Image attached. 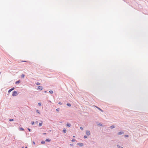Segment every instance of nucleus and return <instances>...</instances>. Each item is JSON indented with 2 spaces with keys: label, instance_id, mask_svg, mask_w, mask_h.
I'll return each mask as SVG.
<instances>
[{
  "label": "nucleus",
  "instance_id": "41",
  "mask_svg": "<svg viewBox=\"0 0 148 148\" xmlns=\"http://www.w3.org/2000/svg\"><path fill=\"white\" fill-rule=\"evenodd\" d=\"M25 148H27V147H25Z\"/></svg>",
  "mask_w": 148,
  "mask_h": 148
},
{
  "label": "nucleus",
  "instance_id": "19",
  "mask_svg": "<svg viewBox=\"0 0 148 148\" xmlns=\"http://www.w3.org/2000/svg\"><path fill=\"white\" fill-rule=\"evenodd\" d=\"M41 143L42 144H44L45 143V142L44 141H42L41 142Z\"/></svg>",
  "mask_w": 148,
  "mask_h": 148
},
{
  "label": "nucleus",
  "instance_id": "31",
  "mask_svg": "<svg viewBox=\"0 0 148 148\" xmlns=\"http://www.w3.org/2000/svg\"><path fill=\"white\" fill-rule=\"evenodd\" d=\"M38 105L39 106H40L41 105V103H38Z\"/></svg>",
  "mask_w": 148,
  "mask_h": 148
},
{
  "label": "nucleus",
  "instance_id": "21",
  "mask_svg": "<svg viewBox=\"0 0 148 148\" xmlns=\"http://www.w3.org/2000/svg\"><path fill=\"white\" fill-rule=\"evenodd\" d=\"M75 140H76L75 139H72L71 141L72 142H74V141H75Z\"/></svg>",
  "mask_w": 148,
  "mask_h": 148
},
{
  "label": "nucleus",
  "instance_id": "20",
  "mask_svg": "<svg viewBox=\"0 0 148 148\" xmlns=\"http://www.w3.org/2000/svg\"><path fill=\"white\" fill-rule=\"evenodd\" d=\"M20 129L22 130V131H23L24 130V129L22 127H21L20 128Z\"/></svg>",
  "mask_w": 148,
  "mask_h": 148
},
{
  "label": "nucleus",
  "instance_id": "26",
  "mask_svg": "<svg viewBox=\"0 0 148 148\" xmlns=\"http://www.w3.org/2000/svg\"><path fill=\"white\" fill-rule=\"evenodd\" d=\"M36 112L40 114V112H39V111L38 110H37L36 111Z\"/></svg>",
  "mask_w": 148,
  "mask_h": 148
},
{
  "label": "nucleus",
  "instance_id": "13",
  "mask_svg": "<svg viewBox=\"0 0 148 148\" xmlns=\"http://www.w3.org/2000/svg\"><path fill=\"white\" fill-rule=\"evenodd\" d=\"M49 92L51 94H53V91L52 90H50L49 91Z\"/></svg>",
  "mask_w": 148,
  "mask_h": 148
},
{
  "label": "nucleus",
  "instance_id": "32",
  "mask_svg": "<svg viewBox=\"0 0 148 148\" xmlns=\"http://www.w3.org/2000/svg\"><path fill=\"white\" fill-rule=\"evenodd\" d=\"M28 130V131H29V132H30L31 131V129H30L29 128H28L27 129Z\"/></svg>",
  "mask_w": 148,
  "mask_h": 148
},
{
  "label": "nucleus",
  "instance_id": "16",
  "mask_svg": "<svg viewBox=\"0 0 148 148\" xmlns=\"http://www.w3.org/2000/svg\"><path fill=\"white\" fill-rule=\"evenodd\" d=\"M42 125V123H40L39 124V127L41 126Z\"/></svg>",
  "mask_w": 148,
  "mask_h": 148
},
{
  "label": "nucleus",
  "instance_id": "18",
  "mask_svg": "<svg viewBox=\"0 0 148 148\" xmlns=\"http://www.w3.org/2000/svg\"><path fill=\"white\" fill-rule=\"evenodd\" d=\"M13 120H14V119H10L9 120V121H13Z\"/></svg>",
  "mask_w": 148,
  "mask_h": 148
},
{
  "label": "nucleus",
  "instance_id": "15",
  "mask_svg": "<svg viewBox=\"0 0 148 148\" xmlns=\"http://www.w3.org/2000/svg\"><path fill=\"white\" fill-rule=\"evenodd\" d=\"M117 146L118 147V148H123V147L120 146L119 145H117Z\"/></svg>",
  "mask_w": 148,
  "mask_h": 148
},
{
  "label": "nucleus",
  "instance_id": "37",
  "mask_svg": "<svg viewBox=\"0 0 148 148\" xmlns=\"http://www.w3.org/2000/svg\"><path fill=\"white\" fill-rule=\"evenodd\" d=\"M71 146H73V144H71Z\"/></svg>",
  "mask_w": 148,
  "mask_h": 148
},
{
  "label": "nucleus",
  "instance_id": "11",
  "mask_svg": "<svg viewBox=\"0 0 148 148\" xmlns=\"http://www.w3.org/2000/svg\"><path fill=\"white\" fill-rule=\"evenodd\" d=\"M97 108L98 109V110H100V111H101L102 112H103V110L101 109V108L98 107H97Z\"/></svg>",
  "mask_w": 148,
  "mask_h": 148
},
{
  "label": "nucleus",
  "instance_id": "24",
  "mask_svg": "<svg viewBox=\"0 0 148 148\" xmlns=\"http://www.w3.org/2000/svg\"><path fill=\"white\" fill-rule=\"evenodd\" d=\"M87 138V137L85 135L84 136V138Z\"/></svg>",
  "mask_w": 148,
  "mask_h": 148
},
{
  "label": "nucleus",
  "instance_id": "2",
  "mask_svg": "<svg viewBox=\"0 0 148 148\" xmlns=\"http://www.w3.org/2000/svg\"><path fill=\"white\" fill-rule=\"evenodd\" d=\"M77 145H78L80 147H82L83 146V144L82 143H78L77 144Z\"/></svg>",
  "mask_w": 148,
  "mask_h": 148
},
{
  "label": "nucleus",
  "instance_id": "1",
  "mask_svg": "<svg viewBox=\"0 0 148 148\" xmlns=\"http://www.w3.org/2000/svg\"><path fill=\"white\" fill-rule=\"evenodd\" d=\"M18 95L17 92L16 91H14L13 92L12 96H15Z\"/></svg>",
  "mask_w": 148,
  "mask_h": 148
},
{
  "label": "nucleus",
  "instance_id": "22",
  "mask_svg": "<svg viewBox=\"0 0 148 148\" xmlns=\"http://www.w3.org/2000/svg\"><path fill=\"white\" fill-rule=\"evenodd\" d=\"M12 91V90H11V89H10V90H9L8 91V93H10V92Z\"/></svg>",
  "mask_w": 148,
  "mask_h": 148
},
{
  "label": "nucleus",
  "instance_id": "8",
  "mask_svg": "<svg viewBox=\"0 0 148 148\" xmlns=\"http://www.w3.org/2000/svg\"><path fill=\"white\" fill-rule=\"evenodd\" d=\"M109 127L110 129H112L114 128L115 127V126L114 125H112L110 126Z\"/></svg>",
  "mask_w": 148,
  "mask_h": 148
},
{
  "label": "nucleus",
  "instance_id": "34",
  "mask_svg": "<svg viewBox=\"0 0 148 148\" xmlns=\"http://www.w3.org/2000/svg\"><path fill=\"white\" fill-rule=\"evenodd\" d=\"M33 144H34V145H35V142H34V141H33Z\"/></svg>",
  "mask_w": 148,
  "mask_h": 148
},
{
  "label": "nucleus",
  "instance_id": "25",
  "mask_svg": "<svg viewBox=\"0 0 148 148\" xmlns=\"http://www.w3.org/2000/svg\"><path fill=\"white\" fill-rule=\"evenodd\" d=\"M98 125H99L100 126H102V125L101 124V123H99V124H98Z\"/></svg>",
  "mask_w": 148,
  "mask_h": 148
},
{
  "label": "nucleus",
  "instance_id": "38",
  "mask_svg": "<svg viewBox=\"0 0 148 148\" xmlns=\"http://www.w3.org/2000/svg\"><path fill=\"white\" fill-rule=\"evenodd\" d=\"M73 138H75V136H73Z\"/></svg>",
  "mask_w": 148,
  "mask_h": 148
},
{
  "label": "nucleus",
  "instance_id": "27",
  "mask_svg": "<svg viewBox=\"0 0 148 148\" xmlns=\"http://www.w3.org/2000/svg\"><path fill=\"white\" fill-rule=\"evenodd\" d=\"M125 137H127L129 136L128 135H125Z\"/></svg>",
  "mask_w": 148,
  "mask_h": 148
},
{
  "label": "nucleus",
  "instance_id": "28",
  "mask_svg": "<svg viewBox=\"0 0 148 148\" xmlns=\"http://www.w3.org/2000/svg\"><path fill=\"white\" fill-rule=\"evenodd\" d=\"M80 129H81V130H83V127H80Z\"/></svg>",
  "mask_w": 148,
  "mask_h": 148
},
{
  "label": "nucleus",
  "instance_id": "33",
  "mask_svg": "<svg viewBox=\"0 0 148 148\" xmlns=\"http://www.w3.org/2000/svg\"><path fill=\"white\" fill-rule=\"evenodd\" d=\"M58 104L60 105H61L62 104V103L60 102H59Z\"/></svg>",
  "mask_w": 148,
  "mask_h": 148
},
{
  "label": "nucleus",
  "instance_id": "4",
  "mask_svg": "<svg viewBox=\"0 0 148 148\" xmlns=\"http://www.w3.org/2000/svg\"><path fill=\"white\" fill-rule=\"evenodd\" d=\"M42 88V86H38V89L39 90H41L43 89V88Z\"/></svg>",
  "mask_w": 148,
  "mask_h": 148
},
{
  "label": "nucleus",
  "instance_id": "42",
  "mask_svg": "<svg viewBox=\"0 0 148 148\" xmlns=\"http://www.w3.org/2000/svg\"><path fill=\"white\" fill-rule=\"evenodd\" d=\"M21 148H24V147H22Z\"/></svg>",
  "mask_w": 148,
  "mask_h": 148
},
{
  "label": "nucleus",
  "instance_id": "3",
  "mask_svg": "<svg viewBox=\"0 0 148 148\" xmlns=\"http://www.w3.org/2000/svg\"><path fill=\"white\" fill-rule=\"evenodd\" d=\"M86 134L87 135L89 136L90 134V132L89 131H87Z\"/></svg>",
  "mask_w": 148,
  "mask_h": 148
},
{
  "label": "nucleus",
  "instance_id": "39",
  "mask_svg": "<svg viewBox=\"0 0 148 148\" xmlns=\"http://www.w3.org/2000/svg\"><path fill=\"white\" fill-rule=\"evenodd\" d=\"M23 62H26V61H23Z\"/></svg>",
  "mask_w": 148,
  "mask_h": 148
},
{
  "label": "nucleus",
  "instance_id": "14",
  "mask_svg": "<svg viewBox=\"0 0 148 148\" xmlns=\"http://www.w3.org/2000/svg\"><path fill=\"white\" fill-rule=\"evenodd\" d=\"M66 105H67V106H71V104L70 103H67Z\"/></svg>",
  "mask_w": 148,
  "mask_h": 148
},
{
  "label": "nucleus",
  "instance_id": "9",
  "mask_svg": "<svg viewBox=\"0 0 148 148\" xmlns=\"http://www.w3.org/2000/svg\"><path fill=\"white\" fill-rule=\"evenodd\" d=\"M25 75L23 74H22L21 76V78H23L24 77H25Z\"/></svg>",
  "mask_w": 148,
  "mask_h": 148
},
{
  "label": "nucleus",
  "instance_id": "6",
  "mask_svg": "<svg viewBox=\"0 0 148 148\" xmlns=\"http://www.w3.org/2000/svg\"><path fill=\"white\" fill-rule=\"evenodd\" d=\"M21 82V81L19 80L15 82V84H17Z\"/></svg>",
  "mask_w": 148,
  "mask_h": 148
},
{
  "label": "nucleus",
  "instance_id": "36",
  "mask_svg": "<svg viewBox=\"0 0 148 148\" xmlns=\"http://www.w3.org/2000/svg\"><path fill=\"white\" fill-rule=\"evenodd\" d=\"M36 123H38V122L37 121H36Z\"/></svg>",
  "mask_w": 148,
  "mask_h": 148
},
{
  "label": "nucleus",
  "instance_id": "40",
  "mask_svg": "<svg viewBox=\"0 0 148 148\" xmlns=\"http://www.w3.org/2000/svg\"><path fill=\"white\" fill-rule=\"evenodd\" d=\"M44 92H45V93H46V92H47L46 91H45Z\"/></svg>",
  "mask_w": 148,
  "mask_h": 148
},
{
  "label": "nucleus",
  "instance_id": "10",
  "mask_svg": "<svg viewBox=\"0 0 148 148\" xmlns=\"http://www.w3.org/2000/svg\"><path fill=\"white\" fill-rule=\"evenodd\" d=\"M63 132L64 133H65L66 132V130L65 129H64Z\"/></svg>",
  "mask_w": 148,
  "mask_h": 148
},
{
  "label": "nucleus",
  "instance_id": "23",
  "mask_svg": "<svg viewBox=\"0 0 148 148\" xmlns=\"http://www.w3.org/2000/svg\"><path fill=\"white\" fill-rule=\"evenodd\" d=\"M60 110V109L59 108H57L56 109V111L57 112H59Z\"/></svg>",
  "mask_w": 148,
  "mask_h": 148
},
{
  "label": "nucleus",
  "instance_id": "30",
  "mask_svg": "<svg viewBox=\"0 0 148 148\" xmlns=\"http://www.w3.org/2000/svg\"><path fill=\"white\" fill-rule=\"evenodd\" d=\"M11 90H12V91L14 89V87L10 89Z\"/></svg>",
  "mask_w": 148,
  "mask_h": 148
},
{
  "label": "nucleus",
  "instance_id": "29",
  "mask_svg": "<svg viewBox=\"0 0 148 148\" xmlns=\"http://www.w3.org/2000/svg\"><path fill=\"white\" fill-rule=\"evenodd\" d=\"M34 121H32V125H34Z\"/></svg>",
  "mask_w": 148,
  "mask_h": 148
},
{
  "label": "nucleus",
  "instance_id": "17",
  "mask_svg": "<svg viewBox=\"0 0 148 148\" xmlns=\"http://www.w3.org/2000/svg\"><path fill=\"white\" fill-rule=\"evenodd\" d=\"M36 84L38 85H40V83L39 82H37L36 83Z\"/></svg>",
  "mask_w": 148,
  "mask_h": 148
},
{
  "label": "nucleus",
  "instance_id": "5",
  "mask_svg": "<svg viewBox=\"0 0 148 148\" xmlns=\"http://www.w3.org/2000/svg\"><path fill=\"white\" fill-rule=\"evenodd\" d=\"M124 133L123 132H118V135H121L124 134Z\"/></svg>",
  "mask_w": 148,
  "mask_h": 148
},
{
  "label": "nucleus",
  "instance_id": "12",
  "mask_svg": "<svg viewBox=\"0 0 148 148\" xmlns=\"http://www.w3.org/2000/svg\"><path fill=\"white\" fill-rule=\"evenodd\" d=\"M50 141V140L49 139H47L45 140V141L46 142H49Z\"/></svg>",
  "mask_w": 148,
  "mask_h": 148
},
{
  "label": "nucleus",
  "instance_id": "7",
  "mask_svg": "<svg viewBox=\"0 0 148 148\" xmlns=\"http://www.w3.org/2000/svg\"><path fill=\"white\" fill-rule=\"evenodd\" d=\"M66 126H68V127H71V125L70 123H66Z\"/></svg>",
  "mask_w": 148,
  "mask_h": 148
},
{
  "label": "nucleus",
  "instance_id": "35",
  "mask_svg": "<svg viewBox=\"0 0 148 148\" xmlns=\"http://www.w3.org/2000/svg\"><path fill=\"white\" fill-rule=\"evenodd\" d=\"M46 134V133H43V135H45V134Z\"/></svg>",
  "mask_w": 148,
  "mask_h": 148
}]
</instances>
